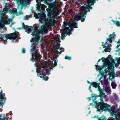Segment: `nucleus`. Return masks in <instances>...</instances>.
<instances>
[{"label": "nucleus", "instance_id": "nucleus-1", "mask_svg": "<svg viewBox=\"0 0 120 120\" xmlns=\"http://www.w3.org/2000/svg\"><path fill=\"white\" fill-rule=\"evenodd\" d=\"M55 7L54 5H51L49 6L48 8L46 9L47 13L46 16L48 18L46 19V21L48 22L49 26H53L55 23V20L54 19V17H53V13L55 11Z\"/></svg>", "mask_w": 120, "mask_h": 120}, {"label": "nucleus", "instance_id": "nucleus-2", "mask_svg": "<svg viewBox=\"0 0 120 120\" xmlns=\"http://www.w3.org/2000/svg\"><path fill=\"white\" fill-rule=\"evenodd\" d=\"M74 19L71 18L69 19V23L66 21L63 22L64 28L63 29V30L64 32H65L67 31H71L75 28V16H74Z\"/></svg>", "mask_w": 120, "mask_h": 120}, {"label": "nucleus", "instance_id": "nucleus-3", "mask_svg": "<svg viewBox=\"0 0 120 120\" xmlns=\"http://www.w3.org/2000/svg\"><path fill=\"white\" fill-rule=\"evenodd\" d=\"M42 64H40V66L38 67V71L37 70L36 72H37V75L40 77L41 78H42L45 81H47L49 79V77L47 76H45L44 75L43 73V71L44 68L46 67L45 65H44L42 66Z\"/></svg>", "mask_w": 120, "mask_h": 120}, {"label": "nucleus", "instance_id": "nucleus-4", "mask_svg": "<svg viewBox=\"0 0 120 120\" xmlns=\"http://www.w3.org/2000/svg\"><path fill=\"white\" fill-rule=\"evenodd\" d=\"M8 12L10 14H13L12 17V19H13L15 17V16L14 15H16L17 16H18V13L17 11V10L16 9L14 10L13 9L12 10H9L4 9V10H3V11H2L1 13H0V18L1 19V17H0L1 16H4Z\"/></svg>", "mask_w": 120, "mask_h": 120}, {"label": "nucleus", "instance_id": "nucleus-5", "mask_svg": "<svg viewBox=\"0 0 120 120\" xmlns=\"http://www.w3.org/2000/svg\"><path fill=\"white\" fill-rule=\"evenodd\" d=\"M113 62L112 63H110L109 64H108L107 65L108 66L109 69L110 71L111 69L112 71V72H109V79L111 80H114V64H115V63L114 60L112 61Z\"/></svg>", "mask_w": 120, "mask_h": 120}, {"label": "nucleus", "instance_id": "nucleus-6", "mask_svg": "<svg viewBox=\"0 0 120 120\" xmlns=\"http://www.w3.org/2000/svg\"><path fill=\"white\" fill-rule=\"evenodd\" d=\"M101 102L100 103V107H99V106L98 107L97 105L96 106L98 110H100L101 109L102 107L105 109H108L110 107V105L104 103L103 99L101 98Z\"/></svg>", "mask_w": 120, "mask_h": 120}, {"label": "nucleus", "instance_id": "nucleus-7", "mask_svg": "<svg viewBox=\"0 0 120 120\" xmlns=\"http://www.w3.org/2000/svg\"><path fill=\"white\" fill-rule=\"evenodd\" d=\"M31 56L32 59L34 60H36L37 61H39L40 59L41 56L38 52H34V53H31Z\"/></svg>", "mask_w": 120, "mask_h": 120}, {"label": "nucleus", "instance_id": "nucleus-8", "mask_svg": "<svg viewBox=\"0 0 120 120\" xmlns=\"http://www.w3.org/2000/svg\"><path fill=\"white\" fill-rule=\"evenodd\" d=\"M37 9L38 10L39 12L41 10H44L45 9V5L43 4H40V5L39 4H37Z\"/></svg>", "mask_w": 120, "mask_h": 120}, {"label": "nucleus", "instance_id": "nucleus-9", "mask_svg": "<svg viewBox=\"0 0 120 120\" xmlns=\"http://www.w3.org/2000/svg\"><path fill=\"white\" fill-rule=\"evenodd\" d=\"M48 31V27L46 26H44L43 28L41 29L40 30V32L42 34L47 33Z\"/></svg>", "mask_w": 120, "mask_h": 120}, {"label": "nucleus", "instance_id": "nucleus-10", "mask_svg": "<svg viewBox=\"0 0 120 120\" xmlns=\"http://www.w3.org/2000/svg\"><path fill=\"white\" fill-rule=\"evenodd\" d=\"M14 33H13L8 34H7L6 35V36L4 37V38H6V40L10 39L11 40V39L14 40L13 36L14 35Z\"/></svg>", "mask_w": 120, "mask_h": 120}, {"label": "nucleus", "instance_id": "nucleus-11", "mask_svg": "<svg viewBox=\"0 0 120 120\" xmlns=\"http://www.w3.org/2000/svg\"><path fill=\"white\" fill-rule=\"evenodd\" d=\"M35 37L32 38L30 40V42H32L33 41V39H39V38L40 36V34L37 31L36 32V33L34 34Z\"/></svg>", "mask_w": 120, "mask_h": 120}, {"label": "nucleus", "instance_id": "nucleus-12", "mask_svg": "<svg viewBox=\"0 0 120 120\" xmlns=\"http://www.w3.org/2000/svg\"><path fill=\"white\" fill-rule=\"evenodd\" d=\"M115 33V32H113L112 34H111L109 35V38H108L106 40L107 42L109 41L111 43H112V41L111 39L114 38Z\"/></svg>", "mask_w": 120, "mask_h": 120}, {"label": "nucleus", "instance_id": "nucleus-13", "mask_svg": "<svg viewBox=\"0 0 120 120\" xmlns=\"http://www.w3.org/2000/svg\"><path fill=\"white\" fill-rule=\"evenodd\" d=\"M57 46L56 48L55 49L56 51L53 52L54 54H57L58 53L59 55H60L61 53L62 52V51H61L60 52L58 51L57 50H59V48Z\"/></svg>", "mask_w": 120, "mask_h": 120}, {"label": "nucleus", "instance_id": "nucleus-14", "mask_svg": "<svg viewBox=\"0 0 120 120\" xmlns=\"http://www.w3.org/2000/svg\"><path fill=\"white\" fill-rule=\"evenodd\" d=\"M10 3H5L4 4H5V5L4 7V9L6 10H10V9L9 8H7V7L10 6Z\"/></svg>", "mask_w": 120, "mask_h": 120}, {"label": "nucleus", "instance_id": "nucleus-15", "mask_svg": "<svg viewBox=\"0 0 120 120\" xmlns=\"http://www.w3.org/2000/svg\"><path fill=\"white\" fill-rule=\"evenodd\" d=\"M38 15H40L41 17H42L46 16L45 14L44 13L43 11H40L38 12Z\"/></svg>", "mask_w": 120, "mask_h": 120}, {"label": "nucleus", "instance_id": "nucleus-16", "mask_svg": "<svg viewBox=\"0 0 120 120\" xmlns=\"http://www.w3.org/2000/svg\"><path fill=\"white\" fill-rule=\"evenodd\" d=\"M46 19V17H42L39 19V20L40 22L42 23L45 21V20Z\"/></svg>", "mask_w": 120, "mask_h": 120}, {"label": "nucleus", "instance_id": "nucleus-17", "mask_svg": "<svg viewBox=\"0 0 120 120\" xmlns=\"http://www.w3.org/2000/svg\"><path fill=\"white\" fill-rule=\"evenodd\" d=\"M99 84L100 83H97L95 82H93L92 84L93 87L95 88L98 87V88L99 87Z\"/></svg>", "mask_w": 120, "mask_h": 120}, {"label": "nucleus", "instance_id": "nucleus-18", "mask_svg": "<svg viewBox=\"0 0 120 120\" xmlns=\"http://www.w3.org/2000/svg\"><path fill=\"white\" fill-rule=\"evenodd\" d=\"M100 74H101V75L102 76L99 79V81H101V80L102 79H103V78L104 77V79H105L106 78V77L104 75H103V74H102L101 73V72H100V73L99 74V75H98V77L100 75Z\"/></svg>", "mask_w": 120, "mask_h": 120}, {"label": "nucleus", "instance_id": "nucleus-19", "mask_svg": "<svg viewBox=\"0 0 120 120\" xmlns=\"http://www.w3.org/2000/svg\"><path fill=\"white\" fill-rule=\"evenodd\" d=\"M13 33L14 34L13 36L14 40H16V39L19 37L20 34H17L15 33Z\"/></svg>", "mask_w": 120, "mask_h": 120}, {"label": "nucleus", "instance_id": "nucleus-20", "mask_svg": "<svg viewBox=\"0 0 120 120\" xmlns=\"http://www.w3.org/2000/svg\"><path fill=\"white\" fill-rule=\"evenodd\" d=\"M111 45H109L107 46V47L106 48V45L104 46H103V48H106L105 49V52H107V51L106 50H109L110 49V47H111Z\"/></svg>", "mask_w": 120, "mask_h": 120}, {"label": "nucleus", "instance_id": "nucleus-21", "mask_svg": "<svg viewBox=\"0 0 120 120\" xmlns=\"http://www.w3.org/2000/svg\"><path fill=\"white\" fill-rule=\"evenodd\" d=\"M31 47L32 48L30 49V52H33V51H34V52H35V49L36 48L35 46L34 45H31Z\"/></svg>", "mask_w": 120, "mask_h": 120}, {"label": "nucleus", "instance_id": "nucleus-22", "mask_svg": "<svg viewBox=\"0 0 120 120\" xmlns=\"http://www.w3.org/2000/svg\"><path fill=\"white\" fill-rule=\"evenodd\" d=\"M105 89L107 92L108 93H110L111 92V89L109 87L106 86L105 87Z\"/></svg>", "mask_w": 120, "mask_h": 120}, {"label": "nucleus", "instance_id": "nucleus-23", "mask_svg": "<svg viewBox=\"0 0 120 120\" xmlns=\"http://www.w3.org/2000/svg\"><path fill=\"white\" fill-rule=\"evenodd\" d=\"M34 40L33 43L31 44V45H33L34 46H35L37 45L38 44V41H36V40L33 39Z\"/></svg>", "mask_w": 120, "mask_h": 120}, {"label": "nucleus", "instance_id": "nucleus-24", "mask_svg": "<svg viewBox=\"0 0 120 120\" xmlns=\"http://www.w3.org/2000/svg\"><path fill=\"white\" fill-rule=\"evenodd\" d=\"M29 26H27V27L26 28H27V32L29 34V32H28H28H30L31 31V29L30 27L33 28V27L32 26H29L30 27L29 28Z\"/></svg>", "mask_w": 120, "mask_h": 120}, {"label": "nucleus", "instance_id": "nucleus-25", "mask_svg": "<svg viewBox=\"0 0 120 120\" xmlns=\"http://www.w3.org/2000/svg\"><path fill=\"white\" fill-rule=\"evenodd\" d=\"M54 40L55 41H60V42H61L60 39L56 36L55 37Z\"/></svg>", "mask_w": 120, "mask_h": 120}, {"label": "nucleus", "instance_id": "nucleus-26", "mask_svg": "<svg viewBox=\"0 0 120 120\" xmlns=\"http://www.w3.org/2000/svg\"><path fill=\"white\" fill-rule=\"evenodd\" d=\"M111 86L113 88L115 89L116 88V85L114 82H113L111 83Z\"/></svg>", "mask_w": 120, "mask_h": 120}, {"label": "nucleus", "instance_id": "nucleus-27", "mask_svg": "<svg viewBox=\"0 0 120 120\" xmlns=\"http://www.w3.org/2000/svg\"><path fill=\"white\" fill-rule=\"evenodd\" d=\"M4 33H3V32H1V34H0V39H2L3 40H4V37H5V36H4V35H6L5 34H3Z\"/></svg>", "mask_w": 120, "mask_h": 120}, {"label": "nucleus", "instance_id": "nucleus-28", "mask_svg": "<svg viewBox=\"0 0 120 120\" xmlns=\"http://www.w3.org/2000/svg\"><path fill=\"white\" fill-rule=\"evenodd\" d=\"M112 21L114 22L116 24V25L118 26H120V23L119 21H115L113 20H112Z\"/></svg>", "mask_w": 120, "mask_h": 120}, {"label": "nucleus", "instance_id": "nucleus-29", "mask_svg": "<svg viewBox=\"0 0 120 120\" xmlns=\"http://www.w3.org/2000/svg\"><path fill=\"white\" fill-rule=\"evenodd\" d=\"M69 14L71 15H72L73 14V11L72 9H70L68 11Z\"/></svg>", "mask_w": 120, "mask_h": 120}, {"label": "nucleus", "instance_id": "nucleus-30", "mask_svg": "<svg viewBox=\"0 0 120 120\" xmlns=\"http://www.w3.org/2000/svg\"><path fill=\"white\" fill-rule=\"evenodd\" d=\"M65 58L66 59H68L69 60H71V57L66 55L65 57Z\"/></svg>", "mask_w": 120, "mask_h": 120}, {"label": "nucleus", "instance_id": "nucleus-31", "mask_svg": "<svg viewBox=\"0 0 120 120\" xmlns=\"http://www.w3.org/2000/svg\"><path fill=\"white\" fill-rule=\"evenodd\" d=\"M107 118L105 117L104 116H102L100 119L98 120H106Z\"/></svg>", "mask_w": 120, "mask_h": 120}, {"label": "nucleus", "instance_id": "nucleus-32", "mask_svg": "<svg viewBox=\"0 0 120 120\" xmlns=\"http://www.w3.org/2000/svg\"><path fill=\"white\" fill-rule=\"evenodd\" d=\"M104 84L106 85H107L108 84V82L107 80L105 79L104 81Z\"/></svg>", "mask_w": 120, "mask_h": 120}, {"label": "nucleus", "instance_id": "nucleus-33", "mask_svg": "<svg viewBox=\"0 0 120 120\" xmlns=\"http://www.w3.org/2000/svg\"><path fill=\"white\" fill-rule=\"evenodd\" d=\"M27 26V25H25L22 26V29H24L25 30V31L27 32V28H25V27Z\"/></svg>", "mask_w": 120, "mask_h": 120}, {"label": "nucleus", "instance_id": "nucleus-34", "mask_svg": "<svg viewBox=\"0 0 120 120\" xmlns=\"http://www.w3.org/2000/svg\"><path fill=\"white\" fill-rule=\"evenodd\" d=\"M98 96H97L96 95H94V96H93L92 97V99L93 101L96 100L97 98L98 97Z\"/></svg>", "mask_w": 120, "mask_h": 120}, {"label": "nucleus", "instance_id": "nucleus-35", "mask_svg": "<svg viewBox=\"0 0 120 120\" xmlns=\"http://www.w3.org/2000/svg\"><path fill=\"white\" fill-rule=\"evenodd\" d=\"M38 27H39L38 26H35V27H34V28L33 30L34 31H35V32H36L35 31L38 30Z\"/></svg>", "mask_w": 120, "mask_h": 120}, {"label": "nucleus", "instance_id": "nucleus-36", "mask_svg": "<svg viewBox=\"0 0 120 120\" xmlns=\"http://www.w3.org/2000/svg\"><path fill=\"white\" fill-rule=\"evenodd\" d=\"M49 69H46L45 70L46 73L47 74H48L49 75V74H50V73L49 72Z\"/></svg>", "mask_w": 120, "mask_h": 120}, {"label": "nucleus", "instance_id": "nucleus-37", "mask_svg": "<svg viewBox=\"0 0 120 120\" xmlns=\"http://www.w3.org/2000/svg\"><path fill=\"white\" fill-rule=\"evenodd\" d=\"M44 0H36L37 4H39V2H42Z\"/></svg>", "mask_w": 120, "mask_h": 120}, {"label": "nucleus", "instance_id": "nucleus-38", "mask_svg": "<svg viewBox=\"0 0 120 120\" xmlns=\"http://www.w3.org/2000/svg\"><path fill=\"white\" fill-rule=\"evenodd\" d=\"M61 42H60V41H58L57 43H56V45L55 44V45H57V46L58 47H59L60 46V43Z\"/></svg>", "mask_w": 120, "mask_h": 120}, {"label": "nucleus", "instance_id": "nucleus-39", "mask_svg": "<svg viewBox=\"0 0 120 120\" xmlns=\"http://www.w3.org/2000/svg\"><path fill=\"white\" fill-rule=\"evenodd\" d=\"M116 60L117 61V63L118 64H120V57L118 58H116Z\"/></svg>", "mask_w": 120, "mask_h": 120}, {"label": "nucleus", "instance_id": "nucleus-40", "mask_svg": "<svg viewBox=\"0 0 120 120\" xmlns=\"http://www.w3.org/2000/svg\"><path fill=\"white\" fill-rule=\"evenodd\" d=\"M59 50H60V51H62V52H64V49L62 47H61L60 49L59 48Z\"/></svg>", "mask_w": 120, "mask_h": 120}, {"label": "nucleus", "instance_id": "nucleus-41", "mask_svg": "<svg viewBox=\"0 0 120 120\" xmlns=\"http://www.w3.org/2000/svg\"><path fill=\"white\" fill-rule=\"evenodd\" d=\"M44 3L46 4L47 5H49V3L46 0H44Z\"/></svg>", "mask_w": 120, "mask_h": 120}, {"label": "nucleus", "instance_id": "nucleus-42", "mask_svg": "<svg viewBox=\"0 0 120 120\" xmlns=\"http://www.w3.org/2000/svg\"><path fill=\"white\" fill-rule=\"evenodd\" d=\"M57 61H58L57 60V61L54 62V64H53V65H54V66H53L54 67H56V66H57Z\"/></svg>", "mask_w": 120, "mask_h": 120}, {"label": "nucleus", "instance_id": "nucleus-43", "mask_svg": "<svg viewBox=\"0 0 120 120\" xmlns=\"http://www.w3.org/2000/svg\"><path fill=\"white\" fill-rule=\"evenodd\" d=\"M57 57H54L53 58V60L55 62L57 61Z\"/></svg>", "mask_w": 120, "mask_h": 120}, {"label": "nucleus", "instance_id": "nucleus-44", "mask_svg": "<svg viewBox=\"0 0 120 120\" xmlns=\"http://www.w3.org/2000/svg\"><path fill=\"white\" fill-rule=\"evenodd\" d=\"M25 49L24 48H23L22 49V52L23 53H24L25 52Z\"/></svg>", "mask_w": 120, "mask_h": 120}, {"label": "nucleus", "instance_id": "nucleus-45", "mask_svg": "<svg viewBox=\"0 0 120 120\" xmlns=\"http://www.w3.org/2000/svg\"><path fill=\"white\" fill-rule=\"evenodd\" d=\"M23 13L21 11H20L19 12V14H18V15H23Z\"/></svg>", "mask_w": 120, "mask_h": 120}, {"label": "nucleus", "instance_id": "nucleus-46", "mask_svg": "<svg viewBox=\"0 0 120 120\" xmlns=\"http://www.w3.org/2000/svg\"><path fill=\"white\" fill-rule=\"evenodd\" d=\"M70 3L71 4L74 3V2L73 1V0H70Z\"/></svg>", "mask_w": 120, "mask_h": 120}, {"label": "nucleus", "instance_id": "nucleus-47", "mask_svg": "<svg viewBox=\"0 0 120 120\" xmlns=\"http://www.w3.org/2000/svg\"><path fill=\"white\" fill-rule=\"evenodd\" d=\"M95 66L96 67V70H99V71H100V69H99V68H98L97 66V65H95Z\"/></svg>", "mask_w": 120, "mask_h": 120}, {"label": "nucleus", "instance_id": "nucleus-48", "mask_svg": "<svg viewBox=\"0 0 120 120\" xmlns=\"http://www.w3.org/2000/svg\"><path fill=\"white\" fill-rule=\"evenodd\" d=\"M6 116V115H4V117H3L4 118V119H5H5H6L7 120H8V118H7V117H5V116Z\"/></svg>", "mask_w": 120, "mask_h": 120}, {"label": "nucleus", "instance_id": "nucleus-49", "mask_svg": "<svg viewBox=\"0 0 120 120\" xmlns=\"http://www.w3.org/2000/svg\"><path fill=\"white\" fill-rule=\"evenodd\" d=\"M66 32V35H70V34L67 32V31Z\"/></svg>", "mask_w": 120, "mask_h": 120}, {"label": "nucleus", "instance_id": "nucleus-50", "mask_svg": "<svg viewBox=\"0 0 120 120\" xmlns=\"http://www.w3.org/2000/svg\"><path fill=\"white\" fill-rule=\"evenodd\" d=\"M92 84H91L90 86L89 87V89L90 90V91H91V92H92V90H90V89H91V85Z\"/></svg>", "mask_w": 120, "mask_h": 120}, {"label": "nucleus", "instance_id": "nucleus-51", "mask_svg": "<svg viewBox=\"0 0 120 120\" xmlns=\"http://www.w3.org/2000/svg\"><path fill=\"white\" fill-rule=\"evenodd\" d=\"M102 95H104V96L105 97V98H106V97L107 96H106V95L104 93H103V94Z\"/></svg>", "mask_w": 120, "mask_h": 120}, {"label": "nucleus", "instance_id": "nucleus-52", "mask_svg": "<svg viewBox=\"0 0 120 120\" xmlns=\"http://www.w3.org/2000/svg\"><path fill=\"white\" fill-rule=\"evenodd\" d=\"M64 36H62L61 37V39H62V40H63L64 39Z\"/></svg>", "mask_w": 120, "mask_h": 120}, {"label": "nucleus", "instance_id": "nucleus-53", "mask_svg": "<svg viewBox=\"0 0 120 120\" xmlns=\"http://www.w3.org/2000/svg\"><path fill=\"white\" fill-rule=\"evenodd\" d=\"M32 16V14H31L29 16V17L30 18H31Z\"/></svg>", "mask_w": 120, "mask_h": 120}, {"label": "nucleus", "instance_id": "nucleus-54", "mask_svg": "<svg viewBox=\"0 0 120 120\" xmlns=\"http://www.w3.org/2000/svg\"><path fill=\"white\" fill-rule=\"evenodd\" d=\"M49 68V69H50V70H52V68H51V67H50Z\"/></svg>", "mask_w": 120, "mask_h": 120}, {"label": "nucleus", "instance_id": "nucleus-55", "mask_svg": "<svg viewBox=\"0 0 120 120\" xmlns=\"http://www.w3.org/2000/svg\"><path fill=\"white\" fill-rule=\"evenodd\" d=\"M2 94V95H3L2 94V91L1 90L0 93V95H1Z\"/></svg>", "mask_w": 120, "mask_h": 120}, {"label": "nucleus", "instance_id": "nucleus-56", "mask_svg": "<svg viewBox=\"0 0 120 120\" xmlns=\"http://www.w3.org/2000/svg\"><path fill=\"white\" fill-rule=\"evenodd\" d=\"M38 49H35V52H37V51H38Z\"/></svg>", "mask_w": 120, "mask_h": 120}, {"label": "nucleus", "instance_id": "nucleus-57", "mask_svg": "<svg viewBox=\"0 0 120 120\" xmlns=\"http://www.w3.org/2000/svg\"><path fill=\"white\" fill-rule=\"evenodd\" d=\"M108 120H115V119H108Z\"/></svg>", "mask_w": 120, "mask_h": 120}, {"label": "nucleus", "instance_id": "nucleus-58", "mask_svg": "<svg viewBox=\"0 0 120 120\" xmlns=\"http://www.w3.org/2000/svg\"><path fill=\"white\" fill-rule=\"evenodd\" d=\"M17 29H19V30H20V29H22V28H21V27H19V28H17Z\"/></svg>", "mask_w": 120, "mask_h": 120}, {"label": "nucleus", "instance_id": "nucleus-59", "mask_svg": "<svg viewBox=\"0 0 120 120\" xmlns=\"http://www.w3.org/2000/svg\"><path fill=\"white\" fill-rule=\"evenodd\" d=\"M75 28H77L78 27L77 26H77V24L76 23H75Z\"/></svg>", "mask_w": 120, "mask_h": 120}, {"label": "nucleus", "instance_id": "nucleus-60", "mask_svg": "<svg viewBox=\"0 0 120 120\" xmlns=\"http://www.w3.org/2000/svg\"><path fill=\"white\" fill-rule=\"evenodd\" d=\"M118 51H120V48H119V49H118V50H116V52H118Z\"/></svg>", "mask_w": 120, "mask_h": 120}, {"label": "nucleus", "instance_id": "nucleus-61", "mask_svg": "<svg viewBox=\"0 0 120 120\" xmlns=\"http://www.w3.org/2000/svg\"><path fill=\"white\" fill-rule=\"evenodd\" d=\"M79 3H78L77 2H75V4H78Z\"/></svg>", "mask_w": 120, "mask_h": 120}, {"label": "nucleus", "instance_id": "nucleus-62", "mask_svg": "<svg viewBox=\"0 0 120 120\" xmlns=\"http://www.w3.org/2000/svg\"><path fill=\"white\" fill-rule=\"evenodd\" d=\"M120 43V40H119V41H118V43L119 44V43Z\"/></svg>", "mask_w": 120, "mask_h": 120}, {"label": "nucleus", "instance_id": "nucleus-63", "mask_svg": "<svg viewBox=\"0 0 120 120\" xmlns=\"http://www.w3.org/2000/svg\"><path fill=\"white\" fill-rule=\"evenodd\" d=\"M22 26H23V25H25L24 24V22H23V23H22Z\"/></svg>", "mask_w": 120, "mask_h": 120}, {"label": "nucleus", "instance_id": "nucleus-64", "mask_svg": "<svg viewBox=\"0 0 120 120\" xmlns=\"http://www.w3.org/2000/svg\"><path fill=\"white\" fill-rule=\"evenodd\" d=\"M119 46H120L119 45H118L116 47V48H117L119 47Z\"/></svg>", "mask_w": 120, "mask_h": 120}]
</instances>
